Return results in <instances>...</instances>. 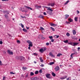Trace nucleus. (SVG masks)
<instances>
[{"label":"nucleus","instance_id":"35","mask_svg":"<svg viewBox=\"0 0 80 80\" xmlns=\"http://www.w3.org/2000/svg\"><path fill=\"white\" fill-rule=\"evenodd\" d=\"M35 74H38V71H36L35 72Z\"/></svg>","mask_w":80,"mask_h":80},{"label":"nucleus","instance_id":"48","mask_svg":"<svg viewBox=\"0 0 80 80\" xmlns=\"http://www.w3.org/2000/svg\"><path fill=\"white\" fill-rule=\"evenodd\" d=\"M39 72L42 73V69H40L39 71Z\"/></svg>","mask_w":80,"mask_h":80},{"label":"nucleus","instance_id":"59","mask_svg":"<svg viewBox=\"0 0 80 80\" xmlns=\"http://www.w3.org/2000/svg\"><path fill=\"white\" fill-rule=\"evenodd\" d=\"M51 42H54V39H52L51 40Z\"/></svg>","mask_w":80,"mask_h":80},{"label":"nucleus","instance_id":"4","mask_svg":"<svg viewBox=\"0 0 80 80\" xmlns=\"http://www.w3.org/2000/svg\"><path fill=\"white\" fill-rule=\"evenodd\" d=\"M24 7L25 8H27L28 10H32V8L27 6H24Z\"/></svg>","mask_w":80,"mask_h":80},{"label":"nucleus","instance_id":"41","mask_svg":"<svg viewBox=\"0 0 80 80\" xmlns=\"http://www.w3.org/2000/svg\"><path fill=\"white\" fill-rule=\"evenodd\" d=\"M6 80V77L5 76H4L3 77V80Z\"/></svg>","mask_w":80,"mask_h":80},{"label":"nucleus","instance_id":"29","mask_svg":"<svg viewBox=\"0 0 80 80\" xmlns=\"http://www.w3.org/2000/svg\"><path fill=\"white\" fill-rule=\"evenodd\" d=\"M31 76H33V75H34V73L33 72H32L30 73Z\"/></svg>","mask_w":80,"mask_h":80},{"label":"nucleus","instance_id":"18","mask_svg":"<svg viewBox=\"0 0 80 80\" xmlns=\"http://www.w3.org/2000/svg\"><path fill=\"white\" fill-rule=\"evenodd\" d=\"M40 29L41 31H43V30H44V28H43L42 27H40Z\"/></svg>","mask_w":80,"mask_h":80},{"label":"nucleus","instance_id":"16","mask_svg":"<svg viewBox=\"0 0 80 80\" xmlns=\"http://www.w3.org/2000/svg\"><path fill=\"white\" fill-rule=\"evenodd\" d=\"M65 19H67V18L69 17V15L68 14H66L65 15Z\"/></svg>","mask_w":80,"mask_h":80},{"label":"nucleus","instance_id":"33","mask_svg":"<svg viewBox=\"0 0 80 80\" xmlns=\"http://www.w3.org/2000/svg\"><path fill=\"white\" fill-rule=\"evenodd\" d=\"M67 80H71V77H69L66 79Z\"/></svg>","mask_w":80,"mask_h":80},{"label":"nucleus","instance_id":"26","mask_svg":"<svg viewBox=\"0 0 80 80\" xmlns=\"http://www.w3.org/2000/svg\"><path fill=\"white\" fill-rule=\"evenodd\" d=\"M52 75L53 77H55V76H56V74L53 72L52 73Z\"/></svg>","mask_w":80,"mask_h":80},{"label":"nucleus","instance_id":"7","mask_svg":"<svg viewBox=\"0 0 80 80\" xmlns=\"http://www.w3.org/2000/svg\"><path fill=\"white\" fill-rule=\"evenodd\" d=\"M7 52L8 54H9V55H12V54H13V52H11L10 50H8Z\"/></svg>","mask_w":80,"mask_h":80},{"label":"nucleus","instance_id":"14","mask_svg":"<svg viewBox=\"0 0 80 80\" xmlns=\"http://www.w3.org/2000/svg\"><path fill=\"white\" fill-rule=\"evenodd\" d=\"M72 32L73 35H75L76 34V31L75 30H72Z\"/></svg>","mask_w":80,"mask_h":80},{"label":"nucleus","instance_id":"49","mask_svg":"<svg viewBox=\"0 0 80 80\" xmlns=\"http://www.w3.org/2000/svg\"><path fill=\"white\" fill-rule=\"evenodd\" d=\"M10 74H13V75H14V74H15V73H14L13 72H10Z\"/></svg>","mask_w":80,"mask_h":80},{"label":"nucleus","instance_id":"21","mask_svg":"<svg viewBox=\"0 0 80 80\" xmlns=\"http://www.w3.org/2000/svg\"><path fill=\"white\" fill-rule=\"evenodd\" d=\"M54 63H55V62H50L49 65H53Z\"/></svg>","mask_w":80,"mask_h":80},{"label":"nucleus","instance_id":"64","mask_svg":"<svg viewBox=\"0 0 80 80\" xmlns=\"http://www.w3.org/2000/svg\"><path fill=\"white\" fill-rule=\"evenodd\" d=\"M31 80H34V78H31Z\"/></svg>","mask_w":80,"mask_h":80},{"label":"nucleus","instance_id":"32","mask_svg":"<svg viewBox=\"0 0 80 80\" xmlns=\"http://www.w3.org/2000/svg\"><path fill=\"white\" fill-rule=\"evenodd\" d=\"M47 12L48 13H48V14H50V13H51V12H50V11L48 10L47 11Z\"/></svg>","mask_w":80,"mask_h":80},{"label":"nucleus","instance_id":"23","mask_svg":"<svg viewBox=\"0 0 80 80\" xmlns=\"http://www.w3.org/2000/svg\"><path fill=\"white\" fill-rule=\"evenodd\" d=\"M22 70H27V68L25 67H22Z\"/></svg>","mask_w":80,"mask_h":80},{"label":"nucleus","instance_id":"60","mask_svg":"<svg viewBox=\"0 0 80 80\" xmlns=\"http://www.w3.org/2000/svg\"><path fill=\"white\" fill-rule=\"evenodd\" d=\"M28 74H27L26 75V76H25L26 78H27V77H28Z\"/></svg>","mask_w":80,"mask_h":80},{"label":"nucleus","instance_id":"39","mask_svg":"<svg viewBox=\"0 0 80 80\" xmlns=\"http://www.w3.org/2000/svg\"><path fill=\"white\" fill-rule=\"evenodd\" d=\"M67 36H68V37H69L70 36V34L68 32H67L66 34Z\"/></svg>","mask_w":80,"mask_h":80},{"label":"nucleus","instance_id":"28","mask_svg":"<svg viewBox=\"0 0 80 80\" xmlns=\"http://www.w3.org/2000/svg\"><path fill=\"white\" fill-rule=\"evenodd\" d=\"M27 42L28 43H29V44L30 43H32V42H31V41L30 40L27 41Z\"/></svg>","mask_w":80,"mask_h":80},{"label":"nucleus","instance_id":"53","mask_svg":"<svg viewBox=\"0 0 80 80\" xmlns=\"http://www.w3.org/2000/svg\"><path fill=\"white\" fill-rule=\"evenodd\" d=\"M46 45H47V46H48V45H49V43L48 42L46 43Z\"/></svg>","mask_w":80,"mask_h":80},{"label":"nucleus","instance_id":"62","mask_svg":"<svg viewBox=\"0 0 80 80\" xmlns=\"http://www.w3.org/2000/svg\"><path fill=\"white\" fill-rule=\"evenodd\" d=\"M2 61H0V65H2Z\"/></svg>","mask_w":80,"mask_h":80},{"label":"nucleus","instance_id":"40","mask_svg":"<svg viewBox=\"0 0 80 80\" xmlns=\"http://www.w3.org/2000/svg\"><path fill=\"white\" fill-rule=\"evenodd\" d=\"M66 22L67 24H70V22H67V21H66Z\"/></svg>","mask_w":80,"mask_h":80},{"label":"nucleus","instance_id":"6","mask_svg":"<svg viewBox=\"0 0 80 80\" xmlns=\"http://www.w3.org/2000/svg\"><path fill=\"white\" fill-rule=\"evenodd\" d=\"M54 5H55V3H49L48 4V6L54 7Z\"/></svg>","mask_w":80,"mask_h":80},{"label":"nucleus","instance_id":"42","mask_svg":"<svg viewBox=\"0 0 80 80\" xmlns=\"http://www.w3.org/2000/svg\"><path fill=\"white\" fill-rule=\"evenodd\" d=\"M4 16H5V18H8V15H7V14H5L4 15Z\"/></svg>","mask_w":80,"mask_h":80},{"label":"nucleus","instance_id":"10","mask_svg":"<svg viewBox=\"0 0 80 80\" xmlns=\"http://www.w3.org/2000/svg\"><path fill=\"white\" fill-rule=\"evenodd\" d=\"M35 7L37 8V9H40V8H42V7H41V6H36Z\"/></svg>","mask_w":80,"mask_h":80},{"label":"nucleus","instance_id":"34","mask_svg":"<svg viewBox=\"0 0 80 80\" xmlns=\"http://www.w3.org/2000/svg\"><path fill=\"white\" fill-rule=\"evenodd\" d=\"M70 2V1H69V0H68L67 1L66 3H65L64 5H67V3H68V2Z\"/></svg>","mask_w":80,"mask_h":80},{"label":"nucleus","instance_id":"27","mask_svg":"<svg viewBox=\"0 0 80 80\" xmlns=\"http://www.w3.org/2000/svg\"><path fill=\"white\" fill-rule=\"evenodd\" d=\"M15 58H16V59H17V60H19V58H20V56L18 57L17 56H16L15 57Z\"/></svg>","mask_w":80,"mask_h":80},{"label":"nucleus","instance_id":"36","mask_svg":"<svg viewBox=\"0 0 80 80\" xmlns=\"http://www.w3.org/2000/svg\"><path fill=\"white\" fill-rule=\"evenodd\" d=\"M28 46H29V47H32L33 46V45H32V43H30L29 44Z\"/></svg>","mask_w":80,"mask_h":80},{"label":"nucleus","instance_id":"47","mask_svg":"<svg viewBox=\"0 0 80 80\" xmlns=\"http://www.w3.org/2000/svg\"><path fill=\"white\" fill-rule=\"evenodd\" d=\"M49 38H50V39H52L53 38V36H49Z\"/></svg>","mask_w":80,"mask_h":80},{"label":"nucleus","instance_id":"9","mask_svg":"<svg viewBox=\"0 0 80 80\" xmlns=\"http://www.w3.org/2000/svg\"><path fill=\"white\" fill-rule=\"evenodd\" d=\"M67 76H65L64 77H62L60 78V79L61 80H64V79H65V78H67Z\"/></svg>","mask_w":80,"mask_h":80},{"label":"nucleus","instance_id":"22","mask_svg":"<svg viewBox=\"0 0 80 80\" xmlns=\"http://www.w3.org/2000/svg\"><path fill=\"white\" fill-rule=\"evenodd\" d=\"M21 11H22V12H26H26H27V11L23 10H22V8H21Z\"/></svg>","mask_w":80,"mask_h":80},{"label":"nucleus","instance_id":"31","mask_svg":"<svg viewBox=\"0 0 80 80\" xmlns=\"http://www.w3.org/2000/svg\"><path fill=\"white\" fill-rule=\"evenodd\" d=\"M63 42H64V43H68V40H67L65 41H63Z\"/></svg>","mask_w":80,"mask_h":80},{"label":"nucleus","instance_id":"5","mask_svg":"<svg viewBox=\"0 0 80 80\" xmlns=\"http://www.w3.org/2000/svg\"><path fill=\"white\" fill-rule=\"evenodd\" d=\"M24 59H25V58H24L23 56H19V59L21 61H23V60H24Z\"/></svg>","mask_w":80,"mask_h":80},{"label":"nucleus","instance_id":"50","mask_svg":"<svg viewBox=\"0 0 80 80\" xmlns=\"http://www.w3.org/2000/svg\"><path fill=\"white\" fill-rule=\"evenodd\" d=\"M69 45H73V42H70V43H69Z\"/></svg>","mask_w":80,"mask_h":80},{"label":"nucleus","instance_id":"61","mask_svg":"<svg viewBox=\"0 0 80 80\" xmlns=\"http://www.w3.org/2000/svg\"><path fill=\"white\" fill-rule=\"evenodd\" d=\"M28 50H30L31 49L30 47L29 46V47L28 48Z\"/></svg>","mask_w":80,"mask_h":80},{"label":"nucleus","instance_id":"12","mask_svg":"<svg viewBox=\"0 0 80 80\" xmlns=\"http://www.w3.org/2000/svg\"><path fill=\"white\" fill-rule=\"evenodd\" d=\"M43 16H42V15H40L39 16V17H38V18H42V19H43L44 18Z\"/></svg>","mask_w":80,"mask_h":80},{"label":"nucleus","instance_id":"54","mask_svg":"<svg viewBox=\"0 0 80 80\" xmlns=\"http://www.w3.org/2000/svg\"><path fill=\"white\" fill-rule=\"evenodd\" d=\"M3 44V42L2 41H0V44L2 45V44Z\"/></svg>","mask_w":80,"mask_h":80},{"label":"nucleus","instance_id":"24","mask_svg":"<svg viewBox=\"0 0 80 80\" xmlns=\"http://www.w3.org/2000/svg\"><path fill=\"white\" fill-rule=\"evenodd\" d=\"M60 55H62V54L61 53H59L57 55V57H60Z\"/></svg>","mask_w":80,"mask_h":80},{"label":"nucleus","instance_id":"11","mask_svg":"<svg viewBox=\"0 0 80 80\" xmlns=\"http://www.w3.org/2000/svg\"><path fill=\"white\" fill-rule=\"evenodd\" d=\"M79 43L78 42H74L73 43V46H76L77 45H78Z\"/></svg>","mask_w":80,"mask_h":80},{"label":"nucleus","instance_id":"19","mask_svg":"<svg viewBox=\"0 0 80 80\" xmlns=\"http://www.w3.org/2000/svg\"><path fill=\"white\" fill-rule=\"evenodd\" d=\"M22 30L24 32H27V29H25L24 28H23L22 29Z\"/></svg>","mask_w":80,"mask_h":80},{"label":"nucleus","instance_id":"3","mask_svg":"<svg viewBox=\"0 0 80 80\" xmlns=\"http://www.w3.org/2000/svg\"><path fill=\"white\" fill-rule=\"evenodd\" d=\"M54 69L56 71V72H57V71H58V70H60V67L58 66H57L54 68Z\"/></svg>","mask_w":80,"mask_h":80},{"label":"nucleus","instance_id":"55","mask_svg":"<svg viewBox=\"0 0 80 80\" xmlns=\"http://www.w3.org/2000/svg\"><path fill=\"white\" fill-rule=\"evenodd\" d=\"M9 0H2V2H5V1H8Z\"/></svg>","mask_w":80,"mask_h":80},{"label":"nucleus","instance_id":"52","mask_svg":"<svg viewBox=\"0 0 80 80\" xmlns=\"http://www.w3.org/2000/svg\"><path fill=\"white\" fill-rule=\"evenodd\" d=\"M41 39L42 40H44V39H45V38L44 37H42V38H41Z\"/></svg>","mask_w":80,"mask_h":80},{"label":"nucleus","instance_id":"17","mask_svg":"<svg viewBox=\"0 0 80 80\" xmlns=\"http://www.w3.org/2000/svg\"><path fill=\"white\" fill-rule=\"evenodd\" d=\"M68 20L70 22H73V19H72L71 18H69L68 19Z\"/></svg>","mask_w":80,"mask_h":80},{"label":"nucleus","instance_id":"37","mask_svg":"<svg viewBox=\"0 0 80 80\" xmlns=\"http://www.w3.org/2000/svg\"><path fill=\"white\" fill-rule=\"evenodd\" d=\"M50 25H51V26H53L54 25H56V24H53V23H51L50 24Z\"/></svg>","mask_w":80,"mask_h":80},{"label":"nucleus","instance_id":"46","mask_svg":"<svg viewBox=\"0 0 80 80\" xmlns=\"http://www.w3.org/2000/svg\"><path fill=\"white\" fill-rule=\"evenodd\" d=\"M34 55H35V56H37L38 54L37 53H34Z\"/></svg>","mask_w":80,"mask_h":80},{"label":"nucleus","instance_id":"2","mask_svg":"<svg viewBox=\"0 0 80 80\" xmlns=\"http://www.w3.org/2000/svg\"><path fill=\"white\" fill-rule=\"evenodd\" d=\"M45 50H46V48H44V49H43V48H41L39 49V52H40L41 53H43Z\"/></svg>","mask_w":80,"mask_h":80},{"label":"nucleus","instance_id":"56","mask_svg":"<svg viewBox=\"0 0 80 80\" xmlns=\"http://www.w3.org/2000/svg\"><path fill=\"white\" fill-rule=\"evenodd\" d=\"M43 14L44 15H47V13H46V12H44Z\"/></svg>","mask_w":80,"mask_h":80},{"label":"nucleus","instance_id":"30","mask_svg":"<svg viewBox=\"0 0 80 80\" xmlns=\"http://www.w3.org/2000/svg\"><path fill=\"white\" fill-rule=\"evenodd\" d=\"M20 24L21 25H20L22 28H24V26L23 25V24H22V23H21Z\"/></svg>","mask_w":80,"mask_h":80},{"label":"nucleus","instance_id":"15","mask_svg":"<svg viewBox=\"0 0 80 80\" xmlns=\"http://www.w3.org/2000/svg\"><path fill=\"white\" fill-rule=\"evenodd\" d=\"M75 53H72L70 55L71 58H73V55H75Z\"/></svg>","mask_w":80,"mask_h":80},{"label":"nucleus","instance_id":"51","mask_svg":"<svg viewBox=\"0 0 80 80\" xmlns=\"http://www.w3.org/2000/svg\"><path fill=\"white\" fill-rule=\"evenodd\" d=\"M21 18H25L26 17L25 16L23 17L22 16H21Z\"/></svg>","mask_w":80,"mask_h":80},{"label":"nucleus","instance_id":"45","mask_svg":"<svg viewBox=\"0 0 80 80\" xmlns=\"http://www.w3.org/2000/svg\"><path fill=\"white\" fill-rule=\"evenodd\" d=\"M34 80H37V77H35L34 78Z\"/></svg>","mask_w":80,"mask_h":80},{"label":"nucleus","instance_id":"44","mask_svg":"<svg viewBox=\"0 0 80 80\" xmlns=\"http://www.w3.org/2000/svg\"><path fill=\"white\" fill-rule=\"evenodd\" d=\"M51 28L52 30V31H55V29L54 28H52V27H51Z\"/></svg>","mask_w":80,"mask_h":80},{"label":"nucleus","instance_id":"38","mask_svg":"<svg viewBox=\"0 0 80 80\" xmlns=\"http://www.w3.org/2000/svg\"><path fill=\"white\" fill-rule=\"evenodd\" d=\"M5 12V13H6V14H9V12H8V11H6Z\"/></svg>","mask_w":80,"mask_h":80},{"label":"nucleus","instance_id":"57","mask_svg":"<svg viewBox=\"0 0 80 80\" xmlns=\"http://www.w3.org/2000/svg\"><path fill=\"white\" fill-rule=\"evenodd\" d=\"M40 66L41 67H43V66H44V65L43 64H42V65H41Z\"/></svg>","mask_w":80,"mask_h":80},{"label":"nucleus","instance_id":"8","mask_svg":"<svg viewBox=\"0 0 80 80\" xmlns=\"http://www.w3.org/2000/svg\"><path fill=\"white\" fill-rule=\"evenodd\" d=\"M50 74H47L46 75V77L47 78H51L50 76Z\"/></svg>","mask_w":80,"mask_h":80},{"label":"nucleus","instance_id":"25","mask_svg":"<svg viewBox=\"0 0 80 80\" xmlns=\"http://www.w3.org/2000/svg\"><path fill=\"white\" fill-rule=\"evenodd\" d=\"M77 19H78V17H75L74 18V20L75 21V22H77Z\"/></svg>","mask_w":80,"mask_h":80},{"label":"nucleus","instance_id":"63","mask_svg":"<svg viewBox=\"0 0 80 80\" xmlns=\"http://www.w3.org/2000/svg\"><path fill=\"white\" fill-rule=\"evenodd\" d=\"M77 12L78 13H79L80 12L78 11V10H77Z\"/></svg>","mask_w":80,"mask_h":80},{"label":"nucleus","instance_id":"58","mask_svg":"<svg viewBox=\"0 0 80 80\" xmlns=\"http://www.w3.org/2000/svg\"><path fill=\"white\" fill-rule=\"evenodd\" d=\"M17 43H20V41H19V40H18L17 41Z\"/></svg>","mask_w":80,"mask_h":80},{"label":"nucleus","instance_id":"13","mask_svg":"<svg viewBox=\"0 0 80 80\" xmlns=\"http://www.w3.org/2000/svg\"><path fill=\"white\" fill-rule=\"evenodd\" d=\"M49 56H51L52 57H55V56L53 55V54L52 52L49 53Z\"/></svg>","mask_w":80,"mask_h":80},{"label":"nucleus","instance_id":"43","mask_svg":"<svg viewBox=\"0 0 80 80\" xmlns=\"http://www.w3.org/2000/svg\"><path fill=\"white\" fill-rule=\"evenodd\" d=\"M55 36L56 37V38H58V37H59V35H55L54 37Z\"/></svg>","mask_w":80,"mask_h":80},{"label":"nucleus","instance_id":"1","mask_svg":"<svg viewBox=\"0 0 80 80\" xmlns=\"http://www.w3.org/2000/svg\"><path fill=\"white\" fill-rule=\"evenodd\" d=\"M43 7H45L46 8H47V10H48L50 11H51V12H52L53 11V10L52 9V8H50V7H47L46 6H43Z\"/></svg>","mask_w":80,"mask_h":80},{"label":"nucleus","instance_id":"20","mask_svg":"<svg viewBox=\"0 0 80 80\" xmlns=\"http://www.w3.org/2000/svg\"><path fill=\"white\" fill-rule=\"evenodd\" d=\"M40 60L42 63H43V60L42 59V58H40Z\"/></svg>","mask_w":80,"mask_h":80}]
</instances>
